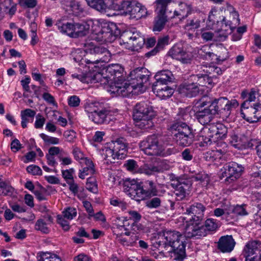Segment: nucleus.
<instances>
[{
  "mask_svg": "<svg viewBox=\"0 0 261 261\" xmlns=\"http://www.w3.org/2000/svg\"><path fill=\"white\" fill-rule=\"evenodd\" d=\"M146 69L137 68L130 73V80L125 81L118 79L107 87V91L113 96L128 97L130 94H139L146 90L144 84L149 79V75L145 74Z\"/></svg>",
  "mask_w": 261,
  "mask_h": 261,
  "instance_id": "nucleus-1",
  "label": "nucleus"
},
{
  "mask_svg": "<svg viewBox=\"0 0 261 261\" xmlns=\"http://www.w3.org/2000/svg\"><path fill=\"white\" fill-rule=\"evenodd\" d=\"M159 246H164L171 258L181 261L186 256V239L179 232L167 231L159 237Z\"/></svg>",
  "mask_w": 261,
  "mask_h": 261,
  "instance_id": "nucleus-2",
  "label": "nucleus"
},
{
  "mask_svg": "<svg viewBox=\"0 0 261 261\" xmlns=\"http://www.w3.org/2000/svg\"><path fill=\"white\" fill-rule=\"evenodd\" d=\"M83 36L87 35L90 30L93 34L94 39L99 42H111L116 38L113 32L115 25L103 19H90L83 22Z\"/></svg>",
  "mask_w": 261,
  "mask_h": 261,
  "instance_id": "nucleus-3",
  "label": "nucleus"
},
{
  "mask_svg": "<svg viewBox=\"0 0 261 261\" xmlns=\"http://www.w3.org/2000/svg\"><path fill=\"white\" fill-rule=\"evenodd\" d=\"M123 189L125 193L137 201L150 197L155 195V192L152 181H147L142 186L140 182L134 179H125L123 184Z\"/></svg>",
  "mask_w": 261,
  "mask_h": 261,
  "instance_id": "nucleus-4",
  "label": "nucleus"
},
{
  "mask_svg": "<svg viewBox=\"0 0 261 261\" xmlns=\"http://www.w3.org/2000/svg\"><path fill=\"white\" fill-rule=\"evenodd\" d=\"M227 133V127L221 123L211 124L209 127L203 128L199 133L197 140L200 141L203 145L204 144H211L216 142L218 140H222L226 138Z\"/></svg>",
  "mask_w": 261,
  "mask_h": 261,
  "instance_id": "nucleus-5",
  "label": "nucleus"
},
{
  "mask_svg": "<svg viewBox=\"0 0 261 261\" xmlns=\"http://www.w3.org/2000/svg\"><path fill=\"white\" fill-rule=\"evenodd\" d=\"M154 116L155 112L152 107L146 103H138L134 109L133 118L135 125L141 129L152 127V119Z\"/></svg>",
  "mask_w": 261,
  "mask_h": 261,
  "instance_id": "nucleus-6",
  "label": "nucleus"
},
{
  "mask_svg": "<svg viewBox=\"0 0 261 261\" xmlns=\"http://www.w3.org/2000/svg\"><path fill=\"white\" fill-rule=\"evenodd\" d=\"M169 130L173 135V138L179 146H189L194 140V135L192 129L185 123H174L170 126Z\"/></svg>",
  "mask_w": 261,
  "mask_h": 261,
  "instance_id": "nucleus-7",
  "label": "nucleus"
},
{
  "mask_svg": "<svg viewBox=\"0 0 261 261\" xmlns=\"http://www.w3.org/2000/svg\"><path fill=\"white\" fill-rule=\"evenodd\" d=\"M122 225L118 224V227H123L125 232L122 234L117 235L118 241L125 246H136L139 240L140 225L133 223L129 226V223L126 218L122 220Z\"/></svg>",
  "mask_w": 261,
  "mask_h": 261,
  "instance_id": "nucleus-8",
  "label": "nucleus"
},
{
  "mask_svg": "<svg viewBox=\"0 0 261 261\" xmlns=\"http://www.w3.org/2000/svg\"><path fill=\"white\" fill-rule=\"evenodd\" d=\"M106 162L112 163L115 159H123L126 155L127 146L122 140H118L108 143L102 150Z\"/></svg>",
  "mask_w": 261,
  "mask_h": 261,
  "instance_id": "nucleus-9",
  "label": "nucleus"
},
{
  "mask_svg": "<svg viewBox=\"0 0 261 261\" xmlns=\"http://www.w3.org/2000/svg\"><path fill=\"white\" fill-rule=\"evenodd\" d=\"M84 50L87 54L97 56V59L92 62L88 59H82L86 64H90L89 67L92 69H97L98 63L108 62L111 58V54L107 48L102 45L96 46L93 42H87L84 46Z\"/></svg>",
  "mask_w": 261,
  "mask_h": 261,
  "instance_id": "nucleus-10",
  "label": "nucleus"
},
{
  "mask_svg": "<svg viewBox=\"0 0 261 261\" xmlns=\"http://www.w3.org/2000/svg\"><path fill=\"white\" fill-rule=\"evenodd\" d=\"M140 148L148 155L167 156L171 152L160 143L158 138L155 135L147 137L140 143Z\"/></svg>",
  "mask_w": 261,
  "mask_h": 261,
  "instance_id": "nucleus-11",
  "label": "nucleus"
},
{
  "mask_svg": "<svg viewBox=\"0 0 261 261\" xmlns=\"http://www.w3.org/2000/svg\"><path fill=\"white\" fill-rule=\"evenodd\" d=\"M118 42L124 48L137 51L144 46L145 39L139 31H127L121 35Z\"/></svg>",
  "mask_w": 261,
  "mask_h": 261,
  "instance_id": "nucleus-12",
  "label": "nucleus"
},
{
  "mask_svg": "<svg viewBox=\"0 0 261 261\" xmlns=\"http://www.w3.org/2000/svg\"><path fill=\"white\" fill-rule=\"evenodd\" d=\"M200 221L194 219L188 220L187 217L184 215L179 217L177 219L178 222L181 223L179 225L182 226L184 228L186 237L196 239L207 235L203 225L200 224Z\"/></svg>",
  "mask_w": 261,
  "mask_h": 261,
  "instance_id": "nucleus-13",
  "label": "nucleus"
},
{
  "mask_svg": "<svg viewBox=\"0 0 261 261\" xmlns=\"http://www.w3.org/2000/svg\"><path fill=\"white\" fill-rule=\"evenodd\" d=\"M204 97L198 101L194 107L195 116L202 125L208 124L216 114V110L210 107Z\"/></svg>",
  "mask_w": 261,
  "mask_h": 261,
  "instance_id": "nucleus-14",
  "label": "nucleus"
},
{
  "mask_svg": "<svg viewBox=\"0 0 261 261\" xmlns=\"http://www.w3.org/2000/svg\"><path fill=\"white\" fill-rule=\"evenodd\" d=\"M56 25L61 34L71 38H76L84 36L83 22H70L59 20Z\"/></svg>",
  "mask_w": 261,
  "mask_h": 261,
  "instance_id": "nucleus-15",
  "label": "nucleus"
},
{
  "mask_svg": "<svg viewBox=\"0 0 261 261\" xmlns=\"http://www.w3.org/2000/svg\"><path fill=\"white\" fill-rule=\"evenodd\" d=\"M241 115L250 123L257 122L261 119V103L256 102L248 106V102L244 101L241 105Z\"/></svg>",
  "mask_w": 261,
  "mask_h": 261,
  "instance_id": "nucleus-16",
  "label": "nucleus"
},
{
  "mask_svg": "<svg viewBox=\"0 0 261 261\" xmlns=\"http://www.w3.org/2000/svg\"><path fill=\"white\" fill-rule=\"evenodd\" d=\"M123 68L119 64H112L107 66L105 70L106 76H103V73H101L102 77L99 79V82L101 84H109L112 82H115L118 79H122V73Z\"/></svg>",
  "mask_w": 261,
  "mask_h": 261,
  "instance_id": "nucleus-17",
  "label": "nucleus"
},
{
  "mask_svg": "<svg viewBox=\"0 0 261 261\" xmlns=\"http://www.w3.org/2000/svg\"><path fill=\"white\" fill-rule=\"evenodd\" d=\"M168 55L174 59L180 61L182 63H189L192 59L190 53L187 52L181 43L175 44L168 52Z\"/></svg>",
  "mask_w": 261,
  "mask_h": 261,
  "instance_id": "nucleus-18",
  "label": "nucleus"
},
{
  "mask_svg": "<svg viewBox=\"0 0 261 261\" xmlns=\"http://www.w3.org/2000/svg\"><path fill=\"white\" fill-rule=\"evenodd\" d=\"M223 10L220 9L212 8L209 13L206 28L208 30L216 29L220 22L223 27V25H225V18L223 16Z\"/></svg>",
  "mask_w": 261,
  "mask_h": 261,
  "instance_id": "nucleus-19",
  "label": "nucleus"
},
{
  "mask_svg": "<svg viewBox=\"0 0 261 261\" xmlns=\"http://www.w3.org/2000/svg\"><path fill=\"white\" fill-rule=\"evenodd\" d=\"M191 184L188 181L174 180L171 186L174 188V193L178 200H181L190 194Z\"/></svg>",
  "mask_w": 261,
  "mask_h": 261,
  "instance_id": "nucleus-20",
  "label": "nucleus"
},
{
  "mask_svg": "<svg viewBox=\"0 0 261 261\" xmlns=\"http://www.w3.org/2000/svg\"><path fill=\"white\" fill-rule=\"evenodd\" d=\"M229 143L232 146L238 150H244L252 147L253 146L252 143L248 141L246 136L237 135L234 133L230 135Z\"/></svg>",
  "mask_w": 261,
  "mask_h": 261,
  "instance_id": "nucleus-21",
  "label": "nucleus"
},
{
  "mask_svg": "<svg viewBox=\"0 0 261 261\" xmlns=\"http://www.w3.org/2000/svg\"><path fill=\"white\" fill-rule=\"evenodd\" d=\"M244 169L242 165L236 162L229 163L224 167L225 172L223 176L231 180H236L241 176Z\"/></svg>",
  "mask_w": 261,
  "mask_h": 261,
  "instance_id": "nucleus-22",
  "label": "nucleus"
},
{
  "mask_svg": "<svg viewBox=\"0 0 261 261\" xmlns=\"http://www.w3.org/2000/svg\"><path fill=\"white\" fill-rule=\"evenodd\" d=\"M206 210L205 206L199 202H195L188 207L186 210V214H192L193 216L188 220L194 219L201 220L204 216V213Z\"/></svg>",
  "mask_w": 261,
  "mask_h": 261,
  "instance_id": "nucleus-23",
  "label": "nucleus"
},
{
  "mask_svg": "<svg viewBox=\"0 0 261 261\" xmlns=\"http://www.w3.org/2000/svg\"><path fill=\"white\" fill-rule=\"evenodd\" d=\"M228 9L230 15V17L232 18V20H229L227 22H226V21H225V27L226 28L225 31H226V32L223 34L222 36H221V40H225L227 37V35L229 33H230L233 28L235 27L234 26H233L232 24L236 25L240 23L238 13L236 11L234 10V8L232 7H230Z\"/></svg>",
  "mask_w": 261,
  "mask_h": 261,
  "instance_id": "nucleus-24",
  "label": "nucleus"
},
{
  "mask_svg": "<svg viewBox=\"0 0 261 261\" xmlns=\"http://www.w3.org/2000/svg\"><path fill=\"white\" fill-rule=\"evenodd\" d=\"M236 242L232 236H222L218 243V248L222 252H230L235 246Z\"/></svg>",
  "mask_w": 261,
  "mask_h": 261,
  "instance_id": "nucleus-25",
  "label": "nucleus"
},
{
  "mask_svg": "<svg viewBox=\"0 0 261 261\" xmlns=\"http://www.w3.org/2000/svg\"><path fill=\"white\" fill-rule=\"evenodd\" d=\"M93 69V73H88L87 74H72L71 76L79 80L83 83H98L99 79L101 80L102 75L98 70Z\"/></svg>",
  "mask_w": 261,
  "mask_h": 261,
  "instance_id": "nucleus-26",
  "label": "nucleus"
},
{
  "mask_svg": "<svg viewBox=\"0 0 261 261\" xmlns=\"http://www.w3.org/2000/svg\"><path fill=\"white\" fill-rule=\"evenodd\" d=\"M82 169H80L79 177L81 179H84L87 175H93L95 172L94 164L91 160L86 158L83 161L81 162Z\"/></svg>",
  "mask_w": 261,
  "mask_h": 261,
  "instance_id": "nucleus-27",
  "label": "nucleus"
},
{
  "mask_svg": "<svg viewBox=\"0 0 261 261\" xmlns=\"http://www.w3.org/2000/svg\"><path fill=\"white\" fill-rule=\"evenodd\" d=\"M152 90L157 96L161 99H166L172 95L174 92L173 89L167 85H153Z\"/></svg>",
  "mask_w": 261,
  "mask_h": 261,
  "instance_id": "nucleus-28",
  "label": "nucleus"
},
{
  "mask_svg": "<svg viewBox=\"0 0 261 261\" xmlns=\"http://www.w3.org/2000/svg\"><path fill=\"white\" fill-rule=\"evenodd\" d=\"M168 167L164 162L159 163V166H154L151 164H144L140 168L141 173H144L147 175H151L155 172H159L164 170H167Z\"/></svg>",
  "mask_w": 261,
  "mask_h": 261,
  "instance_id": "nucleus-29",
  "label": "nucleus"
},
{
  "mask_svg": "<svg viewBox=\"0 0 261 261\" xmlns=\"http://www.w3.org/2000/svg\"><path fill=\"white\" fill-rule=\"evenodd\" d=\"M221 145L223 146L222 149H216L208 151L206 154V159L207 160L215 161L220 160L223 155L226 153L228 150L227 145L225 143L221 142Z\"/></svg>",
  "mask_w": 261,
  "mask_h": 261,
  "instance_id": "nucleus-30",
  "label": "nucleus"
},
{
  "mask_svg": "<svg viewBox=\"0 0 261 261\" xmlns=\"http://www.w3.org/2000/svg\"><path fill=\"white\" fill-rule=\"evenodd\" d=\"M61 4L66 11L71 12L74 15H78L83 11V8L78 2L72 0H62Z\"/></svg>",
  "mask_w": 261,
  "mask_h": 261,
  "instance_id": "nucleus-31",
  "label": "nucleus"
},
{
  "mask_svg": "<svg viewBox=\"0 0 261 261\" xmlns=\"http://www.w3.org/2000/svg\"><path fill=\"white\" fill-rule=\"evenodd\" d=\"M206 100L208 102L210 107L216 110V114L223 111V108L225 106L226 102H228V99L225 97H221L219 98H211L208 97H204Z\"/></svg>",
  "mask_w": 261,
  "mask_h": 261,
  "instance_id": "nucleus-32",
  "label": "nucleus"
},
{
  "mask_svg": "<svg viewBox=\"0 0 261 261\" xmlns=\"http://www.w3.org/2000/svg\"><path fill=\"white\" fill-rule=\"evenodd\" d=\"M261 251V242L257 241H249L243 249L244 254L258 255Z\"/></svg>",
  "mask_w": 261,
  "mask_h": 261,
  "instance_id": "nucleus-33",
  "label": "nucleus"
},
{
  "mask_svg": "<svg viewBox=\"0 0 261 261\" xmlns=\"http://www.w3.org/2000/svg\"><path fill=\"white\" fill-rule=\"evenodd\" d=\"M156 82L153 85H167L169 82H171L173 76L172 72L169 70H163L158 72L155 75Z\"/></svg>",
  "mask_w": 261,
  "mask_h": 261,
  "instance_id": "nucleus-34",
  "label": "nucleus"
},
{
  "mask_svg": "<svg viewBox=\"0 0 261 261\" xmlns=\"http://www.w3.org/2000/svg\"><path fill=\"white\" fill-rule=\"evenodd\" d=\"M180 92L187 97H194L199 92L198 86L196 84V83L185 84L180 87Z\"/></svg>",
  "mask_w": 261,
  "mask_h": 261,
  "instance_id": "nucleus-35",
  "label": "nucleus"
},
{
  "mask_svg": "<svg viewBox=\"0 0 261 261\" xmlns=\"http://www.w3.org/2000/svg\"><path fill=\"white\" fill-rule=\"evenodd\" d=\"M148 12L146 8L140 3L134 5L130 13V18L132 19H139L147 15Z\"/></svg>",
  "mask_w": 261,
  "mask_h": 261,
  "instance_id": "nucleus-36",
  "label": "nucleus"
},
{
  "mask_svg": "<svg viewBox=\"0 0 261 261\" xmlns=\"http://www.w3.org/2000/svg\"><path fill=\"white\" fill-rule=\"evenodd\" d=\"M204 21V19L203 17H194L187 20V23L185 25V29L187 32H194L200 27L201 24Z\"/></svg>",
  "mask_w": 261,
  "mask_h": 261,
  "instance_id": "nucleus-37",
  "label": "nucleus"
},
{
  "mask_svg": "<svg viewBox=\"0 0 261 261\" xmlns=\"http://www.w3.org/2000/svg\"><path fill=\"white\" fill-rule=\"evenodd\" d=\"M37 261H62L61 257L53 252H39L37 254Z\"/></svg>",
  "mask_w": 261,
  "mask_h": 261,
  "instance_id": "nucleus-38",
  "label": "nucleus"
},
{
  "mask_svg": "<svg viewBox=\"0 0 261 261\" xmlns=\"http://www.w3.org/2000/svg\"><path fill=\"white\" fill-rule=\"evenodd\" d=\"M178 10L174 12L173 17H178L180 19L184 18L190 13L191 8L190 6L185 3H180L178 5Z\"/></svg>",
  "mask_w": 261,
  "mask_h": 261,
  "instance_id": "nucleus-39",
  "label": "nucleus"
},
{
  "mask_svg": "<svg viewBox=\"0 0 261 261\" xmlns=\"http://www.w3.org/2000/svg\"><path fill=\"white\" fill-rule=\"evenodd\" d=\"M156 12L157 13V16L154 20L153 31L154 32H160L164 28L167 20L165 15V13H160V12Z\"/></svg>",
  "mask_w": 261,
  "mask_h": 261,
  "instance_id": "nucleus-40",
  "label": "nucleus"
},
{
  "mask_svg": "<svg viewBox=\"0 0 261 261\" xmlns=\"http://www.w3.org/2000/svg\"><path fill=\"white\" fill-rule=\"evenodd\" d=\"M204 229L207 234L209 233L215 232L220 226L219 222L213 218H208L203 225Z\"/></svg>",
  "mask_w": 261,
  "mask_h": 261,
  "instance_id": "nucleus-41",
  "label": "nucleus"
},
{
  "mask_svg": "<svg viewBox=\"0 0 261 261\" xmlns=\"http://www.w3.org/2000/svg\"><path fill=\"white\" fill-rule=\"evenodd\" d=\"M2 11L10 16H13L16 11V4L12 0H4L1 5Z\"/></svg>",
  "mask_w": 261,
  "mask_h": 261,
  "instance_id": "nucleus-42",
  "label": "nucleus"
},
{
  "mask_svg": "<svg viewBox=\"0 0 261 261\" xmlns=\"http://www.w3.org/2000/svg\"><path fill=\"white\" fill-rule=\"evenodd\" d=\"M107 116V111L100 109L95 113L90 114L89 118L96 123L105 122Z\"/></svg>",
  "mask_w": 261,
  "mask_h": 261,
  "instance_id": "nucleus-43",
  "label": "nucleus"
},
{
  "mask_svg": "<svg viewBox=\"0 0 261 261\" xmlns=\"http://www.w3.org/2000/svg\"><path fill=\"white\" fill-rule=\"evenodd\" d=\"M128 215H129V219H128L127 217L126 219L128 220L129 219L132 220L134 221L133 223H136V222L137 221H140V220L141 218V215L136 211L134 210H128L126 212ZM125 217L122 218L121 219L120 217H117L115 220V224L118 226V224L119 223V222L120 221L121 223V224H122V220L125 218Z\"/></svg>",
  "mask_w": 261,
  "mask_h": 261,
  "instance_id": "nucleus-44",
  "label": "nucleus"
},
{
  "mask_svg": "<svg viewBox=\"0 0 261 261\" xmlns=\"http://www.w3.org/2000/svg\"><path fill=\"white\" fill-rule=\"evenodd\" d=\"M257 95V92L252 89L249 92L247 90L243 91L241 93V96L242 99H245L244 101L248 102V106H250V103L251 102L255 101Z\"/></svg>",
  "mask_w": 261,
  "mask_h": 261,
  "instance_id": "nucleus-45",
  "label": "nucleus"
},
{
  "mask_svg": "<svg viewBox=\"0 0 261 261\" xmlns=\"http://www.w3.org/2000/svg\"><path fill=\"white\" fill-rule=\"evenodd\" d=\"M110 203L114 206L119 207L122 211L127 210L129 206V205L123 199L116 196H114L110 199Z\"/></svg>",
  "mask_w": 261,
  "mask_h": 261,
  "instance_id": "nucleus-46",
  "label": "nucleus"
},
{
  "mask_svg": "<svg viewBox=\"0 0 261 261\" xmlns=\"http://www.w3.org/2000/svg\"><path fill=\"white\" fill-rule=\"evenodd\" d=\"M102 108V105L99 102H87L85 106V112L89 116Z\"/></svg>",
  "mask_w": 261,
  "mask_h": 261,
  "instance_id": "nucleus-47",
  "label": "nucleus"
},
{
  "mask_svg": "<svg viewBox=\"0 0 261 261\" xmlns=\"http://www.w3.org/2000/svg\"><path fill=\"white\" fill-rule=\"evenodd\" d=\"M231 217L236 218L238 216H244L248 215L244 205H237L233 207L231 212Z\"/></svg>",
  "mask_w": 261,
  "mask_h": 261,
  "instance_id": "nucleus-48",
  "label": "nucleus"
},
{
  "mask_svg": "<svg viewBox=\"0 0 261 261\" xmlns=\"http://www.w3.org/2000/svg\"><path fill=\"white\" fill-rule=\"evenodd\" d=\"M14 191V189L10 186L6 184L0 179V195H10Z\"/></svg>",
  "mask_w": 261,
  "mask_h": 261,
  "instance_id": "nucleus-49",
  "label": "nucleus"
},
{
  "mask_svg": "<svg viewBox=\"0 0 261 261\" xmlns=\"http://www.w3.org/2000/svg\"><path fill=\"white\" fill-rule=\"evenodd\" d=\"M125 166L128 171L133 173H140V168H139L137 162L133 160H129L126 161Z\"/></svg>",
  "mask_w": 261,
  "mask_h": 261,
  "instance_id": "nucleus-50",
  "label": "nucleus"
},
{
  "mask_svg": "<svg viewBox=\"0 0 261 261\" xmlns=\"http://www.w3.org/2000/svg\"><path fill=\"white\" fill-rule=\"evenodd\" d=\"M208 75L206 74H197L192 76L194 81H196V84L199 86H204L206 85V81L208 80Z\"/></svg>",
  "mask_w": 261,
  "mask_h": 261,
  "instance_id": "nucleus-51",
  "label": "nucleus"
},
{
  "mask_svg": "<svg viewBox=\"0 0 261 261\" xmlns=\"http://www.w3.org/2000/svg\"><path fill=\"white\" fill-rule=\"evenodd\" d=\"M40 137L47 145H57L60 142L59 138L48 136L44 133L40 134Z\"/></svg>",
  "mask_w": 261,
  "mask_h": 261,
  "instance_id": "nucleus-52",
  "label": "nucleus"
},
{
  "mask_svg": "<svg viewBox=\"0 0 261 261\" xmlns=\"http://www.w3.org/2000/svg\"><path fill=\"white\" fill-rule=\"evenodd\" d=\"M62 215L67 220H71L76 216L77 211L74 207H68L62 212Z\"/></svg>",
  "mask_w": 261,
  "mask_h": 261,
  "instance_id": "nucleus-53",
  "label": "nucleus"
},
{
  "mask_svg": "<svg viewBox=\"0 0 261 261\" xmlns=\"http://www.w3.org/2000/svg\"><path fill=\"white\" fill-rule=\"evenodd\" d=\"M170 2L171 0H156V12L165 13L167 5Z\"/></svg>",
  "mask_w": 261,
  "mask_h": 261,
  "instance_id": "nucleus-54",
  "label": "nucleus"
},
{
  "mask_svg": "<svg viewBox=\"0 0 261 261\" xmlns=\"http://www.w3.org/2000/svg\"><path fill=\"white\" fill-rule=\"evenodd\" d=\"M239 106V103L236 99L228 100V102H226L223 111L226 112V115H228L230 114V111L234 108Z\"/></svg>",
  "mask_w": 261,
  "mask_h": 261,
  "instance_id": "nucleus-55",
  "label": "nucleus"
},
{
  "mask_svg": "<svg viewBox=\"0 0 261 261\" xmlns=\"http://www.w3.org/2000/svg\"><path fill=\"white\" fill-rule=\"evenodd\" d=\"M35 229L44 233H47L49 231L47 223L42 219L37 220L35 224Z\"/></svg>",
  "mask_w": 261,
  "mask_h": 261,
  "instance_id": "nucleus-56",
  "label": "nucleus"
},
{
  "mask_svg": "<svg viewBox=\"0 0 261 261\" xmlns=\"http://www.w3.org/2000/svg\"><path fill=\"white\" fill-rule=\"evenodd\" d=\"M70 220H67L66 218H64L63 215H58L57 216V221L58 224L62 227V228L65 230H68L70 228L69 225Z\"/></svg>",
  "mask_w": 261,
  "mask_h": 261,
  "instance_id": "nucleus-57",
  "label": "nucleus"
},
{
  "mask_svg": "<svg viewBox=\"0 0 261 261\" xmlns=\"http://www.w3.org/2000/svg\"><path fill=\"white\" fill-rule=\"evenodd\" d=\"M75 170L73 168H70L66 170H62V174L64 179L67 183L69 181L73 180V175L74 174Z\"/></svg>",
  "mask_w": 261,
  "mask_h": 261,
  "instance_id": "nucleus-58",
  "label": "nucleus"
},
{
  "mask_svg": "<svg viewBox=\"0 0 261 261\" xmlns=\"http://www.w3.org/2000/svg\"><path fill=\"white\" fill-rule=\"evenodd\" d=\"M86 187L89 191L93 193H96L97 191V185L95 178L93 177L88 178L86 184Z\"/></svg>",
  "mask_w": 261,
  "mask_h": 261,
  "instance_id": "nucleus-59",
  "label": "nucleus"
},
{
  "mask_svg": "<svg viewBox=\"0 0 261 261\" xmlns=\"http://www.w3.org/2000/svg\"><path fill=\"white\" fill-rule=\"evenodd\" d=\"M192 178H194L196 181H200L201 182H203V185H206L209 182V178L207 176V175L204 173L201 172L197 174L192 176Z\"/></svg>",
  "mask_w": 261,
  "mask_h": 261,
  "instance_id": "nucleus-60",
  "label": "nucleus"
},
{
  "mask_svg": "<svg viewBox=\"0 0 261 261\" xmlns=\"http://www.w3.org/2000/svg\"><path fill=\"white\" fill-rule=\"evenodd\" d=\"M27 171L28 173L34 175H41L42 172L41 168L36 165H31L27 168Z\"/></svg>",
  "mask_w": 261,
  "mask_h": 261,
  "instance_id": "nucleus-61",
  "label": "nucleus"
},
{
  "mask_svg": "<svg viewBox=\"0 0 261 261\" xmlns=\"http://www.w3.org/2000/svg\"><path fill=\"white\" fill-rule=\"evenodd\" d=\"M59 160L63 166L70 165L72 162L71 158L65 151L59 156Z\"/></svg>",
  "mask_w": 261,
  "mask_h": 261,
  "instance_id": "nucleus-62",
  "label": "nucleus"
},
{
  "mask_svg": "<svg viewBox=\"0 0 261 261\" xmlns=\"http://www.w3.org/2000/svg\"><path fill=\"white\" fill-rule=\"evenodd\" d=\"M64 152V151L63 149L59 147L53 146L49 148L47 154L55 156L57 155L59 158V156H60L61 154H62Z\"/></svg>",
  "mask_w": 261,
  "mask_h": 261,
  "instance_id": "nucleus-63",
  "label": "nucleus"
},
{
  "mask_svg": "<svg viewBox=\"0 0 261 261\" xmlns=\"http://www.w3.org/2000/svg\"><path fill=\"white\" fill-rule=\"evenodd\" d=\"M36 114V112L30 109H27L21 111V118L29 119V118H33Z\"/></svg>",
  "mask_w": 261,
  "mask_h": 261,
  "instance_id": "nucleus-64",
  "label": "nucleus"
}]
</instances>
